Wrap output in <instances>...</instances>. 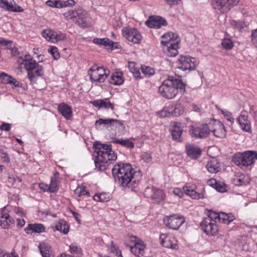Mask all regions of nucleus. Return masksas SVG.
I'll return each instance as SVG.
<instances>
[{
  "label": "nucleus",
  "mask_w": 257,
  "mask_h": 257,
  "mask_svg": "<svg viewBox=\"0 0 257 257\" xmlns=\"http://www.w3.org/2000/svg\"><path fill=\"white\" fill-rule=\"evenodd\" d=\"M146 245L142 241L136 242L133 246L131 247V252L138 256H143L145 253Z\"/></svg>",
  "instance_id": "obj_28"
},
{
  "label": "nucleus",
  "mask_w": 257,
  "mask_h": 257,
  "mask_svg": "<svg viewBox=\"0 0 257 257\" xmlns=\"http://www.w3.org/2000/svg\"><path fill=\"white\" fill-rule=\"evenodd\" d=\"M108 81L110 83L113 85H121L124 81L122 72H115L111 75Z\"/></svg>",
  "instance_id": "obj_34"
},
{
  "label": "nucleus",
  "mask_w": 257,
  "mask_h": 257,
  "mask_svg": "<svg viewBox=\"0 0 257 257\" xmlns=\"http://www.w3.org/2000/svg\"><path fill=\"white\" fill-rule=\"evenodd\" d=\"M232 161L235 165L241 167H246L253 164L250 151L236 153Z\"/></svg>",
  "instance_id": "obj_11"
},
{
  "label": "nucleus",
  "mask_w": 257,
  "mask_h": 257,
  "mask_svg": "<svg viewBox=\"0 0 257 257\" xmlns=\"http://www.w3.org/2000/svg\"><path fill=\"white\" fill-rule=\"evenodd\" d=\"M180 40L177 34L168 32L161 36V44L163 52L169 56H175L178 53Z\"/></svg>",
  "instance_id": "obj_5"
},
{
  "label": "nucleus",
  "mask_w": 257,
  "mask_h": 257,
  "mask_svg": "<svg viewBox=\"0 0 257 257\" xmlns=\"http://www.w3.org/2000/svg\"><path fill=\"white\" fill-rule=\"evenodd\" d=\"M42 36L48 41L54 43L55 31L50 29L44 30L42 32Z\"/></svg>",
  "instance_id": "obj_41"
},
{
  "label": "nucleus",
  "mask_w": 257,
  "mask_h": 257,
  "mask_svg": "<svg viewBox=\"0 0 257 257\" xmlns=\"http://www.w3.org/2000/svg\"><path fill=\"white\" fill-rule=\"evenodd\" d=\"M101 124H104L107 126H122L123 128L124 126L123 125L122 123L119 120L108 118V119H102L99 118L95 121L96 126L100 125Z\"/></svg>",
  "instance_id": "obj_24"
},
{
  "label": "nucleus",
  "mask_w": 257,
  "mask_h": 257,
  "mask_svg": "<svg viewBox=\"0 0 257 257\" xmlns=\"http://www.w3.org/2000/svg\"><path fill=\"white\" fill-rule=\"evenodd\" d=\"M22 64L27 70L28 77L31 82L36 83L37 78L43 75V67L37 63L31 56L25 55Z\"/></svg>",
  "instance_id": "obj_6"
},
{
  "label": "nucleus",
  "mask_w": 257,
  "mask_h": 257,
  "mask_svg": "<svg viewBox=\"0 0 257 257\" xmlns=\"http://www.w3.org/2000/svg\"><path fill=\"white\" fill-rule=\"evenodd\" d=\"M14 224V220L8 213H4L0 216V226L4 229H9Z\"/></svg>",
  "instance_id": "obj_26"
},
{
  "label": "nucleus",
  "mask_w": 257,
  "mask_h": 257,
  "mask_svg": "<svg viewBox=\"0 0 257 257\" xmlns=\"http://www.w3.org/2000/svg\"><path fill=\"white\" fill-rule=\"evenodd\" d=\"M206 167L208 171L211 173H216L220 170V163L214 158L208 162Z\"/></svg>",
  "instance_id": "obj_30"
},
{
  "label": "nucleus",
  "mask_w": 257,
  "mask_h": 257,
  "mask_svg": "<svg viewBox=\"0 0 257 257\" xmlns=\"http://www.w3.org/2000/svg\"><path fill=\"white\" fill-rule=\"evenodd\" d=\"M42 257H54L51 246L45 242H41L38 246Z\"/></svg>",
  "instance_id": "obj_29"
},
{
  "label": "nucleus",
  "mask_w": 257,
  "mask_h": 257,
  "mask_svg": "<svg viewBox=\"0 0 257 257\" xmlns=\"http://www.w3.org/2000/svg\"><path fill=\"white\" fill-rule=\"evenodd\" d=\"M25 231L27 234L29 233V231L35 233H42L45 231V227L40 223L29 224Z\"/></svg>",
  "instance_id": "obj_31"
},
{
  "label": "nucleus",
  "mask_w": 257,
  "mask_h": 257,
  "mask_svg": "<svg viewBox=\"0 0 257 257\" xmlns=\"http://www.w3.org/2000/svg\"><path fill=\"white\" fill-rule=\"evenodd\" d=\"M66 39V35L62 33H57L55 32V36L54 38V43H57L59 41L64 40Z\"/></svg>",
  "instance_id": "obj_52"
},
{
  "label": "nucleus",
  "mask_w": 257,
  "mask_h": 257,
  "mask_svg": "<svg viewBox=\"0 0 257 257\" xmlns=\"http://www.w3.org/2000/svg\"><path fill=\"white\" fill-rule=\"evenodd\" d=\"M141 70L145 76L148 77H151L155 73L154 69L149 66H142L141 67Z\"/></svg>",
  "instance_id": "obj_45"
},
{
  "label": "nucleus",
  "mask_w": 257,
  "mask_h": 257,
  "mask_svg": "<svg viewBox=\"0 0 257 257\" xmlns=\"http://www.w3.org/2000/svg\"><path fill=\"white\" fill-rule=\"evenodd\" d=\"M55 228L56 230L62 232L63 234H67L69 230V225L67 222L63 220H60L56 223Z\"/></svg>",
  "instance_id": "obj_37"
},
{
  "label": "nucleus",
  "mask_w": 257,
  "mask_h": 257,
  "mask_svg": "<svg viewBox=\"0 0 257 257\" xmlns=\"http://www.w3.org/2000/svg\"><path fill=\"white\" fill-rule=\"evenodd\" d=\"M217 183V181L214 179H210L208 181V184L209 185L213 187L214 188H215V186L216 185Z\"/></svg>",
  "instance_id": "obj_64"
},
{
  "label": "nucleus",
  "mask_w": 257,
  "mask_h": 257,
  "mask_svg": "<svg viewBox=\"0 0 257 257\" xmlns=\"http://www.w3.org/2000/svg\"><path fill=\"white\" fill-rule=\"evenodd\" d=\"M109 72L108 69H104L102 67H98L96 65H93L88 71V75L90 80L92 82H103L107 78Z\"/></svg>",
  "instance_id": "obj_8"
},
{
  "label": "nucleus",
  "mask_w": 257,
  "mask_h": 257,
  "mask_svg": "<svg viewBox=\"0 0 257 257\" xmlns=\"http://www.w3.org/2000/svg\"><path fill=\"white\" fill-rule=\"evenodd\" d=\"M234 219L235 217L232 214H226L223 212L219 214L209 210L207 216L201 222L200 226L206 234L213 236L218 232V223L221 221L225 224H229Z\"/></svg>",
  "instance_id": "obj_2"
},
{
  "label": "nucleus",
  "mask_w": 257,
  "mask_h": 257,
  "mask_svg": "<svg viewBox=\"0 0 257 257\" xmlns=\"http://www.w3.org/2000/svg\"><path fill=\"white\" fill-rule=\"evenodd\" d=\"M181 124L179 122H175L174 124L173 128L172 130V136L174 140L181 142V135L182 129L181 127Z\"/></svg>",
  "instance_id": "obj_32"
},
{
  "label": "nucleus",
  "mask_w": 257,
  "mask_h": 257,
  "mask_svg": "<svg viewBox=\"0 0 257 257\" xmlns=\"http://www.w3.org/2000/svg\"><path fill=\"white\" fill-rule=\"evenodd\" d=\"M190 132L193 137L202 139L208 136L210 132V130L207 124H204L199 127L192 126Z\"/></svg>",
  "instance_id": "obj_16"
},
{
  "label": "nucleus",
  "mask_w": 257,
  "mask_h": 257,
  "mask_svg": "<svg viewBox=\"0 0 257 257\" xmlns=\"http://www.w3.org/2000/svg\"><path fill=\"white\" fill-rule=\"evenodd\" d=\"M171 115L173 116H179L184 111V107L181 104L169 105Z\"/></svg>",
  "instance_id": "obj_36"
},
{
  "label": "nucleus",
  "mask_w": 257,
  "mask_h": 257,
  "mask_svg": "<svg viewBox=\"0 0 257 257\" xmlns=\"http://www.w3.org/2000/svg\"><path fill=\"white\" fill-rule=\"evenodd\" d=\"M13 42L12 41L2 39L0 40V45L4 46H10L11 47Z\"/></svg>",
  "instance_id": "obj_58"
},
{
  "label": "nucleus",
  "mask_w": 257,
  "mask_h": 257,
  "mask_svg": "<svg viewBox=\"0 0 257 257\" xmlns=\"http://www.w3.org/2000/svg\"><path fill=\"white\" fill-rule=\"evenodd\" d=\"M177 63V68L183 71H191L196 68L198 62L194 57L188 55H181L179 57Z\"/></svg>",
  "instance_id": "obj_7"
},
{
  "label": "nucleus",
  "mask_w": 257,
  "mask_h": 257,
  "mask_svg": "<svg viewBox=\"0 0 257 257\" xmlns=\"http://www.w3.org/2000/svg\"><path fill=\"white\" fill-rule=\"evenodd\" d=\"M251 37L252 44L257 48V29L252 31Z\"/></svg>",
  "instance_id": "obj_55"
},
{
  "label": "nucleus",
  "mask_w": 257,
  "mask_h": 257,
  "mask_svg": "<svg viewBox=\"0 0 257 257\" xmlns=\"http://www.w3.org/2000/svg\"><path fill=\"white\" fill-rule=\"evenodd\" d=\"M158 115L161 117H169L172 115L169 105L165 107L163 110L158 113Z\"/></svg>",
  "instance_id": "obj_50"
},
{
  "label": "nucleus",
  "mask_w": 257,
  "mask_h": 257,
  "mask_svg": "<svg viewBox=\"0 0 257 257\" xmlns=\"http://www.w3.org/2000/svg\"><path fill=\"white\" fill-rule=\"evenodd\" d=\"M110 250L111 252L114 253L117 256H120L121 255V251L118 249L113 243H111V244Z\"/></svg>",
  "instance_id": "obj_54"
},
{
  "label": "nucleus",
  "mask_w": 257,
  "mask_h": 257,
  "mask_svg": "<svg viewBox=\"0 0 257 257\" xmlns=\"http://www.w3.org/2000/svg\"><path fill=\"white\" fill-rule=\"evenodd\" d=\"M250 182V178L247 175H241L233 179V183L236 186L247 185Z\"/></svg>",
  "instance_id": "obj_38"
},
{
  "label": "nucleus",
  "mask_w": 257,
  "mask_h": 257,
  "mask_svg": "<svg viewBox=\"0 0 257 257\" xmlns=\"http://www.w3.org/2000/svg\"><path fill=\"white\" fill-rule=\"evenodd\" d=\"M58 177L59 173L55 172L54 173L53 176L51 177L50 183L49 186V192L54 193L58 190Z\"/></svg>",
  "instance_id": "obj_33"
},
{
  "label": "nucleus",
  "mask_w": 257,
  "mask_h": 257,
  "mask_svg": "<svg viewBox=\"0 0 257 257\" xmlns=\"http://www.w3.org/2000/svg\"><path fill=\"white\" fill-rule=\"evenodd\" d=\"M70 252L77 256H80L82 254V251L81 247L75 244H72L70 245Z\"/></svg>",
  "instance_id": "obj_48"
},
{
  "label": "nucleus",
  "mask_w": 257,
  "mask_h": 257,
  "mask_svg": "<svg viewBox=\"0 0 257 257\" xmlns=\"http://www.w3.org/2000/svg\"><path fill=\"white\" fill-rule=\"evenodd\" d=\"M0 7L3 9L15 12H21L23 9L18 6L14 0H1Z\"/></svg>",
  "instance_id": "obj_18"
},
{
  "label": "nucleus",
  "mask_w": 257,
  "mask_h": 257,
  "mask_svg": "<svg viewBox=\"0 0 257 257\" xmlns=\"http://www.w3.org/2000/svg\"><path fill=\"white\" fill-rule=\"evenodd\" d=\"M215 189L220 192H224L226 191V186L224 183L218 182L215 186Z\"/></svg>",
  "instance_id": "obj_53"
},
{
  "label": "nucleus",
  "mask_w": 257,
  "mask_h": 257,
  "mask_svg": "<svg viewBox=\"0 0 257 257\" xmlns=\"http://www.w3.org/2000/svg\"><path fill=\"white\" fill-rule=\"evenodd\" d=\"M128 68L130 71L133 73L134 76L137 78H141V73L139 69L137 67V64L134 62H129Z\"/></svg>",
  "instance_id": "obj_42"
},
{
  "label": "nucleus",
  "mask_w": 257,
  "mask_h": 257,
  "mask_svg": "<svg viewBox=\"0 0 257 257\" xmlns=\"http://www.w3.org/2000/svg\"><path fill=\"white\" fill-rule=\"evenodd\" d=\"M195 185L187 184L182 189L175 188L173 190V193L178 196L182 197L184 194L190 196L192 198L198 199L203 198L204 195L195 191Z\"/></svg>",
  "instance_id": "obj_9"
},
{
  "label": "nucleus",
  "mask_w": 257,
  "mask_h": 257,
  "mask_svg": "<svg viewBox=\"0 0 257 257\" xmlns=\"http://www.w3.org/2000/svg\"><path fill=\"white\" fill-rule=\"evenodd\" d=\"M39 187L41 190L44 192H49V186L48 184L44 183H40L39 184Z\"/></svg>",
  "instance_id": "obj_59"
},
{
  "label": "nucleus",
  "mask_w": 257,
  "mask_h": 257,
  "mask_svg": "<svg viewBox=\"0 0 257 257\" xmlns=\"http://www.w3.org/2000/svg\"><path fill=\"white\" fill-rule=\"evenodd\" d=\"M185 89V84L181 80L169 76L159 87L158 92L163 97L171 99L176 96L178 90L183 93Z\"/></svg>",
  "instance_id": "obj_4"
},
{
  "label": "nucleus",
  "mask_w": 257,
  "mask_h": 257,
  "mask_svg": "<svg viewBox=\"0 0 257 257\" xmlns=\"http://www.w3.org/2000/svg\"><path fill=\"white\" fill-rule=\"evenodd\" d=\"M115 181L122 187L132 189L138 186L141 178V173L133 168L130 163H117L111 169Z\"/></svg>",
  "instance_id": "obj_1"
},
{
  "label": "nucleus",
  "mask_w": 257,
  "mask_h": 257,
  "mask_svg": "<svg viewBox=\"0 0 257 257\" xmlns=\"http://www.w3.org/2000/svg\"><path fill=\"white\" fill-rule=\"evenodd\" d=\"M95 153L97 154L94 163L95 167L99 171H104L108 164L116 160V154L112 150L111 145L103 144L96 142L93 144Z\"/></svg>",
  "instance_id": "obj_3"
},
{
  "label": "nucleus",
  "mask_w": 257,
  "mask_h": 257,
  "mask_svg": "<svg viewBox=\"0 0 257 257\" xmlns=\"http://www.w3.org/2000/svg\"><path fill=\"white\" fill-rule=\"evenodd\" d=\"M25 224V221L23 219H17V225L21 227L24 226Z\"/></svg>",
  "instance_id": "obj_63"
},
{
  "label": "nucleus",
  "mask_w": 257,
  "mask_h": 257,
  "mask_svg": "<svg viewBox=\"0 0 257 257\" xmlns=\"http://www.w3.org/2000/svg\"><path fill=\"white\" fill-rule=\"evenodd\" d=\"M48 51L55 60L59 59L60 54L58 52V48L56 46H50Z\"/></svg>",
  "instance_id": "obj_46"
},
{
  "label": "nucleus",
  "mask_w": 257,
  "mask_h": 257,
  "mask_svg": "<svg viewBox=\"0 0 257 257\" xmlns=\"http://www.w3.org/2000/svg\"><path fill=\"white\" fill-rule=\"evenodd\" d=\"M249 113L252 115V114L257 113V110L255 107L252 105L249 104Z\"/></svg>",
  "instance_id": "obj_61"
},
{
  "label": "nucleus",
  "mask_w": 257,
  "mask_h": 257,
  "mask_svg": "<svg viewBox=\"0 0 257 257\" xmlns=\"http://www.w3.org/2000/svg\"><path fill=\"white\" fill-rule=\"evenodd\" d=\"M3 162L8 163L10 162V158L9 155L6 153H3L1 156Z\"/></svg>",
  "instance_id": "obj_60"
},
{
  "label": "nucleus",
  "mask_w": 257,
  "mask_h": 257,
  "mask_svg": "<svg viewBox=\"0 0 257 257\" xmlns=\"http://www.w3.org/2000/svg\"><path fill=\"white\" fill-rule=\"evenodd\" d=\"M93 42L97 45H103L105 47H107L111 50L118 49L119 46L118 43L113 42L107 38H96L93 39Z\"/></svg>",
  "instance_id": "obj_19"
},
{
  "label": "nucleus",
  "mask_w": 257,
  "mask_h": 257,
  "mask_svg": "<svg viewBox=\"0 0 257 257\" xmlns=\"http://www.w3.org/2000/svg\"><path fill=\"white\" fill-rule=\"evenodd\" d=\"M221 113L227 120L231 122V123L232 124L234 123V118L232 116V113L226 110H221Z\"/></svg>",
  "instance_id": "obj_51"
},
{
  "label": "nucleus",
  "mask_w": 257,
  "mask_h": 257,
  "mask_svg": "<svg viewBox=\"0 0 257 257\" xmlns=\"http://www.w3.org/2000/svg\"><path fill=\"white\" fill-rule=\"evenodd\" d=\"M75 23L81 28H87L90 26L88 13L81 8H77V14Z\"/></svg>",
  "instance_id": "obj_14"
},
{
  "label": "nucleus",
  "mask_w": 257,
  "mask_h": 257,
  "mask_svg": "<svg viewBox=\"0 0 257 257\" xmlns=\"http://www.w3.org/2000/svg\"><path fill=\"white\" fill-rule=\"evenodd\" d=\"M11 128V125L10 123L4 122L0 126V130L1 131H9Z\"/></svg>",
  "instance_id": "obj_57"
},
{
  "label": "nucleus",
  "mask_w": 257,
  "mask_h": 257,
  "mask_svg": "<svg viewBox=\"0 0 257 257\" xmlns=\"http://www.w3.org/2000/svg\"><path fill=\"white\" fill-rule=\"evenodd\" d=\"M90 103L98 109L104 108L105 109L110 108L111 110L114 109L113 105L110 102L108 98L91 101Z\"/></svg>",
  "instance_id": "obj_23"
},
{
  "label": "nucleus",
  "mask_w": 257,
  "mask_h": 257,
  "mask_svg": "<svg viewBox=\"0 0 257 257\" xmlns=\"http://www.w3.org/2000/svg\"><path fill=\"white\" fill-rule=\"evenodd\" d=\"M75 194L78 197L89 195V193L85 190L83 186L78 187L74 191Z\"/></svg>",
  "instance_id": "obj_47"
},
{
  "label": "nucleus",
  "mask_w": 257,
  "mask_h": 257,
  "mask_svg": "<svg viewBox=\"0 0 257 257\" xmlns=\"http://www.w3.org/2000/svg\"><path fill=\"white\" fill-rule=\"evenodd\" d=\"M47 6L52 8L62 9L74 6L76 3L74 0H48L46 2Z\"/></svg>",
  "instance_id": "obj_17"
},
{
  "label": "nucleus",
  "mask_w": 257,
  "mask_h": 257,
  "mask_svg": "<svg viewBox=\"0 0 257 257\" xmlns=\"http://www.w3.org/2000/svg\"><path fill=\"white\" fill-rule=\"evenodd\" d=\"M112 142L113 144H119L123 147H125L129 148H134V144L131 142L128 139H115L113 140Z\"/></svg>",
  "instance_id": "obj_40"
},
{
  "label": "nucleus",
  "mask_w": 257,
  "mask_h": 257,
  "mask_svg": "<svg viewBox=\"0 0 257 257\" xmlns=\"http://www.w3.org/2000/svg\"><path fill=\"white\" fill-rule=\"evenodd\" d=\"M245 110L241 112L240 114L236 119V121L240 129L244 132L251 133V123L248 118V116L244 114Z\"/></svg>",
  "instance_id": "obj_15"
},
{
  "label": "nucleus",
  "mask_w": 257,
  "mask_h": 257,
  "mask_svg": "<svg viewBox=\"0 0 257 257\" xmlns=\"http://www.w3.org/2000/svg\"><path fill=\"white\" fill-rule=\"evenodd\" d=\"M147 23L148 24V26L150 28L159 29L162 26H165L166 25V21L164 19L159 18L150 22H147Z\"/></svg>",
  "instance_id": "obj_39"
},
{
  "label": "nucleus",
  "mask_w": 257,
  "mask_h": 257,
  "mask_svg": "<svg viewBox=\"0 0 257 257\" xmlns=\"http://www.w3.org/2000/svg\"><path fill=\"white\" fill-rule=\"evenodd\" d=\"M93 199L96 201L107 202L110 199V195L106 193L95 194L93 196Z\"/></svg>",
  "instance_id": "obj_44"
},
{
  "label": "nucleus",
  "mask_w": 257,
  "mask_h": 257,
  "mask_svg": "<svg viewBox=\"0 0 257 257\" xmlns=\"http://www.w3.org/2000/svg\"><path fill=\"white\" fill-rule=\"evenodd\" d=\"M185 221L183 216L178 214H173L166 216L164 219V223L168 228L177 230L185 222Z\"/></svg>",
  "instance_id": "obj_12"
},
{
  "label": "nucleus",
  "mask_w": 257,
  "mask_h": 257,
  "mask_svg": "<svg viewBox=\"0 0 257 257\" xmlns=\"http://www.w3.org/2000/svg\"><path fill=\"white\" fill-rule=\"evenodd\" d=\"M59 112L66 119H70L72 116L71 107L65 103H60L58 107Z\"/></svg>",
  "instance_id": "obj_27"
},
{
  "label": "nucleus",
  "mask_w": 257,
  "mask_h": 257,
  "mask_svg": "<svg viewBox=\"0 0 257 257\" xmlns=\"http://www.w3.org/2000/svg\"><path fill=\"white\" fill-rule=\"evenodd\" d=\"M180 1V0H164L166 4L169 5L170 7L175 5L178 3V1Z\"/></svg>",
  "instance_id": "obj_62"
},
{
  "label": "nucleus",
  "mask_w": 257,
  "mask_h": 257,
  "mask_svg": "<svg viewBox=\"0 0 257 257\" xmlns=\"http://www.w3.org/2000/svg\"><path fill=\"white\" fill-rule=\"evenodd\" d=\"M77 14V8L74 10H70L63 14L65 20L72 21L75 22Z\"/></svg>",
  "instance_id": "obj_43"
},
{
  "label": "nucleus",
  "mask_w": 257,
  "mask_h": 257,
  "mask_svg": "<svg viewBox=\"0 0 257 257\" xmlns=\"http://www.w3.org/2000/svg\"><path fill=\"white\" fill-rule=\"evenodd\" d=\"M212 132L217 138H223L226 136V131L224 124L219 121H215Z\"/></svg>",
  "instance_id": "obj_21"
},
{
  "label": "nucleus",
  "mask_w": 257,
  "mask_h": 257,
  "mask_svg": "<svg viewBox=\"0 0 257 257\" xmlns=\"http://www.w3.org/2000/svg\"><path fill=\"white\" fill-rule=\"evenodd\" d=\"M185 148L186 153L190 158L197 159L201 154V150L196 146L188 144Z\"/></svg>",
  "instance_id": "obj_22"
},
{
  "label": "nucleus",
  "mask_w": 257,
  "mask_h": 257,
  "mask_svg": "<svg viewBox=\"0 0 257 257\" xmlns=\"http://www.w3.org/2000/svg\"><path fill=\"white\" fill-rule=\"evenodd\" d=\"M214 9L220 13L227 12L231 8L237 5L239 0H210Z\"/></svg>",
  "instance_id": "obj_10"
},
{
  "label": "nucleus",
  "mask_w": 257,
  "mask_h": 257,
  "mask_svg": "<svg viewBox=\"0 0 257 257\" xmlns=\"http://www.w3.org/2000/svg\"><path fill=\"white\" fill-rule=\"evenodd\" d=\"M221 45L227 50L232 49L234 46L232 41L230 39H224L222 41Z\"/></svg>",
  "instance_id": "obj_49"
},
{
  "label": "nucleus",
  "mask_w": 257,
  "mask_h": 257,
  "mask_svg": "<svg viewBox=\"0 0 257 257\" xmlns=\"http://www.w3.org/2000/svg\"><path fill=\"white\" fill-rule=\"evenodd\" d=\"M152 191V198L155 202L159 203L164 200L165 194L162 190L153 188Z\"/></svg>",
  "instance_id": "obj_35"
},
{
  "label": "nucleus",
  "mask_w": 257,
  "mask_h": 257,
  "mask_svg": "<svg viewBox=\"0 0 257 257\" xmlns=\"http://www.w3.org/2000/svg\"><path fill=\"white\" fill-rule=\"evenodd\" d=\"M0 79H2L4 83L9 84L13 85L15 87H21L22 84L17 81L13 76L8 75L5 72H1L0 73Z\"/></svg>",
  "instance_id": "obj_25"
},
{
  "label": "nucleus",
  "mask_w": 257,
  "mask_h": 257,
  "mask_svg": "<svg viewBox=\"0 0 257 257\" xmlns=\"http://www.w3.org/2000/svg\"><path fill=\"white\" fill-rule=\"evenodd\" d=\"M122 33L126 40L133 44H139L142 41V36L136 29L124 28L122 30Z\"/></svg>",
  "instance_id": "obj_13"
},
{
  "label": "nucleus",
  "mask_w": 257,
  "mask_h": 257,
  "mask_svg": "<svg viewBox=\"0 0 257 257\" xmlns=\"http://www.w3.org/2000/svg\"><path fill=\"white\" fill-rule=\"evenodd\" d=\"M142 159L144 160L145 162L149 163L152 160V156L151 154H150L149 153L146 152L142 154Z\"/></svg>",
  "instance_id": "obj_56"
},
{
  "label": "nucleus",
  "mask_w": 257,
  "mask_h": 257,
  "mask_svg": "<svg viewBox=\"0 0 257 257\" xmlns=\"http://www.w3.org/2000/svg\"><path fill=\"white\" fill-rule=\"evenodd\" d=\"M160 239L161 244L167 248H171L173 249H176L178 247L177 244L175 241L173 236H169L166 234H161L160 236Z\"/></svg>",
  "instance_id": "obj_20"
}]
</instances>
